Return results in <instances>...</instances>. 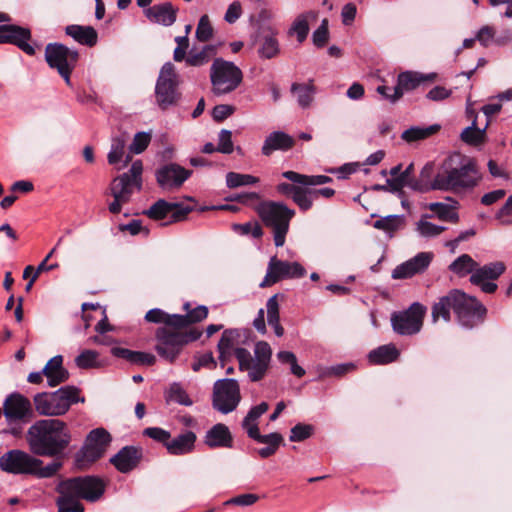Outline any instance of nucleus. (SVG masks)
Segmentation results:
<instances>
[{
	"label": "nucleus",
	"mask_w": 512,
	"mask_h": 512,
	"mask_svg": "<svg viewBox=\"0 0 512 512\" xmlns=\"http://www.w3.org/2000/svg\"><path fill=\"white\" fill-rule=\"evenodd\" d=\"M75 362L80 368H101L109 365L106 354H78Z\"/></svg>",
	"instance_id": "41"
},
{
	"label": "nucleus",
	"mask_w": 512,
	"mask_h": 512,
	"mask_svg": "<svg viewBox=\"0 0 512 512\" xmlns=\"http://www.w3.org/2000/svg\"><path fill=\"white\" fill-rule=\"evenodd\" d=\"M282 176L305 187L319 186L332 181V178L326 175H305L291 170L283 172Z\"/></svg>",
	"instance_id": "34"
},
{
	"label": "nucleus",
	"mask_w": 512,
	"mask_h": 512,
	"mask_svg": "<svg viewBox=\"0 0 512 512\" xmlns=\"http://www.w3.org/2000/svg\"><path fill=\"white\" fill-rule=\"evenodd\" d=\"M208 307L198 305L185 314H170L160 308L150 309L145 320L162 324L155 331L156 352H180L187 345L196 342L203 330L195 326L208 317Z\"/></svg>",
	"instance_id": "1"
},
{
	"label": "nucleus",
	"mask_w": 512,
	"mask_h": 512,
	"mask_svg": "<svg viewBox=\"0 0 512 512\" xmlns=\"http://www.w3.org/2000/svg\"><path fill=\"white\" fill-rule=\"evenodd\" d=\"M29 410V400L20 394H12L4 402V415L10 421L23 419Z\"/></svg>",
	"instance_id": "28"
},
{
	"label": "nucleus",
	"mask_w": 512,
	"mask_h": 512,
	"mask_svg": "<svg viewBox=\"0 0 512 512\" xmlns=\"http://www.w3.org/2000/svg\"><path fill=\"white\" fill-rule=\"evenodd\" d=\"M110 442L111 435L104 428H96L90 431L84 446L76 455L77 467L84 469L101 458Z\"/></svg>",
	"instance_id": "12"
},
{
	"label": "nucleus",
	"mask_w": 512,
	"mask_h": 512,
	"mask_svg": "<svg viewBox=\"0 0 512 512\" xmlns=\"http://www.w3.org/2000/svg\"><path fill=\"white\" fill-rule=\"evenodd\" d=\"M401 222V216L388 215L376 220L373 224V227L379 230H383L387 233H393L400 228Z\"/></svg>",
	"instance_id": "51"
},
{
	"label": "nucleus",
	"mask_w": 512,
	"mask_h": 512,
	"mask_svg": "<svg viewBox=\"0 0 512 512\" xmlns=\"http://www.w3.org/2000/svg\"><path fill=\"white\" fill-rule=\"evenodd\" d=\"M426 307L419 302L412 303L408 309L393 312L391 325L395 333L402 336L417 334L422 326Z\"/></svg>",
	"instance_id": "13"
},
{
	"label": "nucleus",
	"mask_w": 512,
	"mask_h": 512,
	"mask_svg": "<svg viewBox=\"0 0 512 512\" xmlns=\"http://www.w3.org/2000/svg\"><path fill=\"white\" fill-rule=\"evenodd\" d=\"M439 124H433L427 127L412 126L401 134V139L407 143H413L429 138L440 130Z\"/></svg>",
	"instance_id": "37"
},
{
	"label": "nucleus",
	"mask_w": 512,
	"mask_h": 512,
	"mask_svg": "<svg viewBox=\"0 0 512 512\" xmlns=\"http://www.w3.org/2000/svg\"><path fill=\"white\" fill-rule=\"evenodd\" d=\"M308 16L314 17L315 14L310 11L308 13L299 15L290 29L291 33L296 34L299 43H302L307 38L309 33V24L307 20Z\"/></svg>",
	"instance_id": "49"
},
{
	"label": "nucleus",
	"mask_w": 512,
	"mask_h": 512,
	"mask_svg": "<svg viewBox=\"0 0 512 512\" xmlns=\"http://www.w3.org/2000/svg\"><path fill=\"white\" fill-rule=\"evenodd\" d=\"M196 440L197 436L193 431H185L173 439L170 438L166 449L171 455H186L194 450Z\"/></svg>",
	"instance_id": "29"
},
{
	"label": "nucleus",
	"mask_w": 512,
	"mask_h": 512,
	"mask_svg": "<svg viewBox=\"0 0 512 512\" xmlns=\"http://www.w3.org/2000/svg\"><path fill=\"white\" fill-rule=\"evenodd\" d=\"M226 200L231 202H238L240 204L249 206L252 209L253 206H255L259 201H261L260 195L256 192L237 193L226 197Z\"/></svg>",
	"instance_id": "57"
},
{
	"label": "nucleus",
	"mask_w": 512,
	"mask_h": 512,
	"mask_svg": "<svg viewBox=\"0 0 512 512\" xmlns=\"http://www.w3.org/2000/svg\"><path fill=\"white\" fill-rule=\"evenodd\" d=\"M489 125V121L486 122L483 128H479L476 123V119L472 121L471 126L466 127L460 134V139L464 143L471 146H479L485 142L486 129Z\"/></svg>",
	"instance_id": "38"
},
{
	"label": "nucleus",
	"mask_w": 512,
	"mask_h": 512,
	"mask_svg": "<svg viewBox=\"0 0 512 512\" xmlns=\"http://www.w3.org/2000/svg\"><path fill=\"white\" fill-rule=\"evenodd\" d=\"M429 210L436 213L437 217L442 221L451 223H457L459 221V215L453 210V208L441 202H434L428 205Z\"/></svg>",
	"instance_id": "47"
},
{
	"label": "nucleus",
	"mask_w": 512,
	"mask_h": 512,
	"mask_svg": "<svg viewBox=\"0 0 512 512\" xmlns=\"http://www.w3.org/2000/svg\"><path fill=\"white\" fill-rule=\"evenodd\" d=\"M295 145V140L289 134L283 131H274L264 140L261 152L265 156H270L274 151H288Z\"/></svg>",
	"instance_id": "26"
},
{
	"label": "nucleus",
	"mask_w": 512,
	"mask_h": 512,
	"mask_svg": "<svg viewBox=\"0 0 512 512\" xmlns=\"http://www.w3.org/2000/svg\"><path fill=\"white\" fill-rule=\"evenodd\" d=\"M31 40V31L14 24L0 25V44H12L25 52L27 55L33 56L36 51L29 43Z\"/></svg>",
	"instance_id": "19"
},
{
	"label": "nucleus",
	"mask_w": 512,
	"mask_h": 512,
	"mask_svg": "<svg viewBox=\"0 0 512 512\" xmlns=\"http://www.w3.org/2000/svg\"><path fill=\"white\" fill-rule=\"evenodd\" d=\"M65 33L79 44L88 47L95 46L98 41V33L92 26L68 25L65 27Z\"/></svg>",
	"instance_id": "32"
},
{
	"label": "nucleus",
	"mask_w": 512,
	"mask_h": 512,
	"mask_svg": "<svg viewBox=\"0 0 512 512\" xmlns=\"http://www.w3.org/2000/svg\"><path fill=\"white\" fill-rule=\"evenodd\" d=\"M451 311L454 312L458 323L467 329H473L484 323L487 308L476 297L468 295L460 289H452L439 298L432 306V318L450 321Z\"/></svg>",
	"instance_id": "2"
},
{
	"label": "nucleus",
	"mask_w": 512,
	"mask_h": 512,
	"mask_svg": "<svg viewBox=\"0 0 512 512\" xmlns=\"http://www.w3.org/2000/svg\"><path fill=\"white\" fill-rule=\"evenodd\" d=\"M62 467L59 461L43 466V461L19 449H12L0 457V469L14 475H33L37 478L53 477Z\"/></svg>",
	"instance_id": "5"
},
{
	"label": "nucleus",
	"mask_w": 512,
	"mask_h": 512,
	"mask_svg": "<svg viewBox=\"0 0 512 512\" xmlns=\"http://www.w3.org/2000/svg\"><path fill=\"white\" fill-rule=\"evenodd\" d=\"M175 42L177 43V47L173 52V59L176 62H181L186 58V51L189 47V38L187 36H177L175 37Z\"/></svg>",
	"instance_id": "64"
},
{
	"label": "nucleus",
	"mask_w": 512,
	"mask_h": 512,
	"mask_svg": "<svg viewBox=\"0 0 512 512\" xmlns=\"http://www.w3.org/2000/svg\"><path fill=\"white\" fill-rule=\"evenodd\" d=\"M62 364L63 358L57 354L43 368V374L47 377L49 386H57L68 379V371L63 368Z\"/></svg>",
	"instance_id": "31"
},
{
	"label": "nucleus",
	"mask_w": 512,
	"mask_h": 512,
	"mask_svg": "<svg viewBox=\"0 0 512 512\" xmlns=\"http://www.w3.org/2000/svg\"><path fill=\"white\" fill-rule=\"evenodd\" d=\"M192 173V170H188L177 163H168L156 169L155 178L161 189L172 191L179 189Z\"/></svg>",
	"instance_id": "18"
},
{
	"label": "nucleus",
	"mask_w": 512,
	"mask_h": 512,
	"mask_svg": "<svg viewBox=\"0 0 512 512\" xmlns=\"http://www.w3.org/2000/svg\"><path fill=\"white\" fill-rule=\"evenodd\" d=\"M143 458V449L138 446H125L113 457L110 463L121 473H129L134 470Z\"/></svg>",
	"instance_id": "22"
},
{
	"label": "nucleus",
	"mask_w": 512,
	"mask_h": 512,
	"mask_svg": "<svg viewBox=\"0 0 512 512\" xmlns=\"http://www.w3.org/2000/svg\"><path fill=\"white\" fill-rule=\"evenodd\" d=\"M27 442L34 455L58 457L68 448L71 433L62 420L41 419L29 427Z\"/></svg>",
	"instance_id": "3"
},
{
	"label": "nucleus",
	"mask_w": 512,
	"mask_h": 512,
	"mask_svg": "<svg viewBox=\"0 0 512 512\" xmlns=\"http://www.w3.org/2000/svg\"><path fill=\"white\" fill-rule=\"evenodd\" d=\"M210 80L213 93L217 96L225 95L241 84L243 73L233 62L216 58L210 68Z\"/></svg>",
	"instance_id": "9"
},
{
	"label": "nucleus",
	"mask_w": 512,
	"mask_h": 512,
	"mask_svg": "<svg viewBox=\"0 0 512 512\" xmlns=\"http://www.w3.org/2000/svg\"><path fill=\"white\" fill-rule=\"evenodd\" d=\"M506 271V265L502 261H495L480 266L477 262L474 273L470 275L471 284H481L483 281H495Z\"/></svg>",
	"instance_id": "27"
},
{
	"label": "nucleus",
	"mask_w": 512,
	"mask_h": 512,
	"mask_svg": "<svg viewBox=\"0 0 512 512\" xmlns=\"http://www.w3.org/2000/svg\"><path fill=\"white\" fill-rule=\"evenodd\" d=\"M133 186L135 184L127 174H121L113 179L110 187L111 194L114 198H123L124 201H129Z\"/></svg>",
	"instance_id": "39"
},
{
	"label": "nucleus",
	"mask_w": 512,
	"mask_h": 512,
	"mask_svg": "<svg viewBox=\"0 0 512 512\" xmlns=\"http://www.w3.org/2000/svg\"><path fill=\"white\" fill-rule=\"evenodd\" d=\"M434 77V74L424 75L413 71L401 72L397 77V85L393 87V100H399L404 92L415 90L422 83L433 80Z\"/></svg>",
	"instance_id": "23"
},
{
	"label": "nucleus",
	"mask_w": 512,
	"mask_h": 512,
	"mask_svg": "<svg viewBox=\"0 0 512 512\" xmlns=\"http://www.w3.org/2000/svg\"><path fill=\"white\" fill-rule=\"evenodd\" d=\"M240 400V387L236 380L222 379L215 382L212 399L214 409L228 414L237 408Z\"/></svg>",
	"instance_id": "14"
},
{
	"label": "nucleus",
	"mask_w": 512,
	"mask_h": 512,
	"mask_svg": "<svg viewBox=\"0 0 512 512\" xmlns=\"http://www.w3.org/2000/svg\"><path fill=\"white\" fill-rule=\"evenodd\" d=\"M178 74L171 62H166L159 73L155 85L156 103L161 110H167L175 106L181 99V92L178 89Z\"/></svg>",
	"instance_id": "10"
},
{
	"label": "nucleus",
	"mask_w": 512,
	"mask_h": 512,
	"mask_svg": "<svg viewBox=\"0 0 512 512\" xmlns=\"http://www.w3.org/2000/svg\"><path fill=\"white\" fill-rule=\"evenodd\" d=\"M178 8L170 2L155 4L144 10L147 19L163 26H171L176 22Z\"/></svg>",
	"instance_id": "24"
},
{
	"label": "nucleus",
	"mask_w": 512,
	"mask_h": 512,
	"mask_svg": "<svg viewBox=\"0 0 512 512\" xmlns=\"http://www.w3.org/2000/svg\"><path fill=\"white\" fill-rule=\"evenodd\" d=\"M306 274V269L298 262H288L271 257L267 272L260 283L261 288L270 287L282 279L302 278Z\"/></svg>",
	"instance_id": "15"
},
{
	"label": "nucleus",
	"mask_w": 512,
	"mask_h": 512,
	"mask_svg": "<svg viewBox=\"0 0 512 512\" xmlns=\"http://www.w3.org/2000/svg\"><path fill=\"white\" fill-rule=\"evenodd\" d=\"M233 149L232 132L230 130L222 129L219 133L217 152L231 154Z\"/></svg>",
	"instance_id": "60"
},
{
	"label": "nucleus",
	"mask_w": 512,
	"mask_h": 512,
	"mask_svg": "<svg viewBox=\"0 0 512 512\" xmlns=\"http://www.w3.org/2000/svg\"><path fill=\"white\" fill-rule=\"evenodd\" d=\"M433 254L430 252H420L413 258L396 266L392 271L393 279H407L416 274L423 273L430 265Z\"/></svg>",
	"instance_id": "21"
},
{
	"label": "nucleus",
	"mask_w": 512,
	"mask_h": 512,
	"mask_svg": "<svg viewBox=\"0 0 512 512\" xmlns=\"http://www.w3.org/2000/svg\"><path fill=\"white\" fill-rule=\"evenodd\" d=\"M410 189L419 193H427L433 190L443 191L442 169L435 173L433 162L426 163L417 178H412Z\"/></svg>",
	"instance_id": "20"
},
{
	"label": "nucleus",
	"mask_w": 512,
	"mask_h": 512,
	"mask_svg": "<svg viewBox=\"0 0 512 512\" xmlns=\"http://www.w3.org/2000/svg\"><path fill=\"white\" fill-rule=\"evenodd\" d=\"M143 434L159 443H162L165 447L171 438L170 432L159 427L146 428L143 431Z\"/></svg>",
	"instance_id": "62"
},
{
	"label": "nucleus",
	"mask_w": 512,
	"mask_h": 512,
	"mask_svg": "<svg viewBox=\"0 0 512 512\" xmlns=\"http://www.w3.org/2000/svg\"><path fill=\"white\" fill-rule=\"evenodd\" d=\"M480 180L477 165L473 159L463 158L458 167L442 169V187L445 192H457L474 188Z\"/></svg>",
	"instance_id": "8"
},
{
	"label": "nucleus",
	"mask_w": 512,
	"mask_h": 512,
	"mask_svg": "<svg viewBox=\"0 0 512 512\" xmlns=\"http://www.w3.org/2000/svg\"><path fill=\"white\" fill-rule=\"evenodd\" d=\"M213 36V27L210 23L208 15H202L196 28V38L200 42H207Z\"/></svg>",
	"instance_id": "56"
},
{
	"label": "nucleus",
	"mask_w": 512,
	"mask_h": 512,
	"mask_svg": "<svg viewBox=\"0 0 512 512\" xmlns=\"http://www.w3.org/2000/svg\"><path fill=\"white\" fill-rule=\"evenodd\" d=\"M329 38V31H328V20L324 19L322 20V23L320 26L313 32V43L316 47L322 48L326 45Z\"/></svg>",
	"instance_id": "61"
},
{
	"label": "nucleus",
	"mask_w": 512,
	"mask_h": 512,
	"mask_svg": "<svg viewBox=\"0 0 512 512\" xmlns=\"http://www.w3.org/2000/svg\"><path fill=\"white\" fill-rule=\"evenodd\" d=\"M222 362L228 360L233 354H219ZM242 371L248 373L251 381L261 380L270 364L271 354H234Z\"/></svg>",
	"instance_id": "17"
},
{
	"label": "nucleus",
	"mask_w": 512,
	"mask_h": 512,
	"mask_svg": "<svg viewBox=\"0 0 512 512\" xmlns=\"http://www.w3.org/2000/svg\"><path fill=\"white\" fill-rule=\"evenodd\" d=\"M79 392L75 386H64L54 392L39 393L34 397L35 409L40 415L62 416L73 404L85 401Z\"/></svg>",
	"instance_id": "7"
},
{
	"label": "nucleus",
	"mask_w": 512,
	"mask_h": 512,
	"mask_svg": "<svg viewBox=\"0 0 512 512\" xmlns=\"http://www.w3.org/2000/svg\"><path fill=\"white\" fill-rule=\"evenodd\" d=\"M204 444L211 449L232 448L233 436L228 426L223 423H217L206 432Z\"/></svg>",
	"instance_id": "25"
},
{
	"label": "nucleus",
	"mask_w": 512,
	"mask_h": 512,
	"mask_svg": "<svg viewBox=\"0 0 512 512\" xmlns=\"http://www.w3.org/2000/svg\"><path fill=\"white\" fill-rule=\"evenodd\" d=\"M259 56L263 59H272L280 53V45L273 35H266L262 38L258 49Z\"/></svg>",
	"instance_id": "45"
},
{
	"label": "nucleus",
	"mask_w": 512,
	"mask_h": 512,
	"mask_svg": "<svg viewBox=\"0 0 512 512\" xmlns=\"http://www.w3.org/2000/svg\"><path fill=\"white\" fill-rule=\"evenodd\" d=\"M254 343V335L249 328L224 329L217 344V352H248L247 347Z\"/></svg>",
	"instance_id": "16"
},
{
	"label": "nucleus",
	"mask_w": 512,
	"mask_h": 512,
	"mask_svg": "<svg viewBox=\"0 0 512 512\" xmlns=\"http://www.w3.org/2000/svg\"><path fill=\"white\" fill-rule=\"evenodd\" d=\"M113 356H121L128 363L137 366H152L156 362L154 354H112Z\"/></svg>",
	"instance_id": "54"
},
{
	"label": "nucleus",
	"mask_w": 512,
	"mask_h": 512,
	"mask_svg": "<svg viewBox=\"0 0 512 512\" xmlns=\"http://www.w3.org/2000/svg\"><path fill=\"white\" fill-rule=\"evenodd\" d=\"M79 60L76 49H70L58 42L49 43L45 48V61L52 69H56L67 85H71V74Z\"/></svg>",
	"instance_id": "11"
},
{
	"label": "nucleus",
	"mask_w": 512,
	"mask_h": 512,
	"mask_svg": "<svg viewBox=\"0 0 512 512\" xmlns=\"http://www.w3.org/2000/svg\"><path fill=\"white\" fill-rule=\"evenodd\" d=\"M58 512H84L80 500L98 501L105 492L104 481L96 476H78L61 480L56 486Z\"/></svg>",
	"instance_id": "4"
},
{
	"label": "nucleus",
	"mask_w": 512,
	"mask_h": 512,
	"mask_svg": "<svg viewBox=\"0 0 512 512\" xmlns=\"http://www.w3.org/2000/svg\"><path fill=\"white\" fill-rule=\"evenodd\" d=\"M417 229L419 233L425 237H434L441 234L445 230V227L421 220L418 222Z\"/></svg>",
	"instance_id": "63"
},
{
	"label": "nucleus",
	"mask_w": 512,
	"mask_h": 512,
	"mask_svg": "<svg viewBox=\"0 0 512 512\" xmlns=\"http://www.w3.org/2000/svg\"><path fill=\"white\" fill-rule=\"evenodd\" d=\"M477 262L469 254H461L448 266V270L458 278L474 273Z\"/></svg>",
	"instance_id": "35"
},
{
	"label": "nucleus",
	"mask_w": 512,
	"mask_h": 512,
	"mask_svg": "<svg viewBox=\"0 0 512 512\" xmlns=\"http://www.w3.org/2000/svg\"><path fill=\"white\" fill-rule=\"evenodd\" d=\"M151 141V135L148 132H138L130 145V151L135 154H141L146 150Z\"/></svg>",
	"instance_id": "59"
},
{
	"label": "nucleus",
	"mask_w": 512,
	"mask_h": 512,
	"mask_svg": "<svg viewBox=\"0 0 512 512\" xmlns=\"http://www.w3.org/2000/svg\"><path fill=\"white\" fill-rule=\"evenodd\" d=\"M167 401H172L180 405L191 406L193 401L187 394V392L178 383H173L166 395Z\"/></svg>",
	"instance_id": "50"
},
{
	"label": "nucleus",
	"mask_w": 512,
	"mask_h": 512,
	"mask_svg": "<svg viewBox=\"0 0 512 512\" xmlns=\"http://www.w3.org/2000/svg\"><path fill=\"white\" fill-rule=\"evenodd\" d=\"M268 409L269 405L266 402H262L252 407L242 422L243 428L247 431L249 427L258 426L256 423L257 419L266 413Z\"/></svg>",
	"instance_id": "52"
},
{
	"label": "nucleus",
	"mask_w": 512,
	"mask_h": 512,
	"mask_svg": "<svg viewBox=\"0 0 512 512\" xmlns=\"http://www.w3.org/2000/svg\"><path fill=\"white\" fill-rule=\"evenodd\" d=\"M253 210L262 223L272 230L275 246L282 247L286 241L290 222L296 214L295 210L283 202L272 200L259 201L253 206Z\"/></svg>",
	"instance_id": "6"
},
{
	"label": "nucleus",
	"mask_w": 512,
	"mask_h": 512,
	"mask_svg": "<svg viewBox=\"0 0 512 512\" xmlns=\"http://www.w3.org/2000/svg\"><path fill=\"white\" fill-rule=\"evenodd\" d=\"M291 94L296 98L297 104L302 109L311 107L317 88L313 79H309L306 83L293 82L290 87Z\"/></svg>",
	"instance_id": "30"
},
{
	"label": "nucleus",
	"mask_w": 512,
	"mask_h": 512,
	"mask_svg": "<svg viewBox=\"0 0 512 512\" xmlns=\"http://www.w3.org/2000/svg\"><path fill=\"white\" fill-rule=\"evenodd\" d=\"M120 335L121 333L102 332L90 337L89 341L97 345L111 346L110 352H134L129 348L122 347V344H127V342Z\"/></svg>",
	"instance_id": "33"
},
{
	"label": "nucleus",
	"mask_w": 512,
	"mask_h": 512,
	"mask_svg": "<svg viewBox=\"0 0 512 512\" xmlns=\"http://www.w3.org/2000/svg\"><path fill=\"white\" fill-rule=\"evenodd\" d=\"M278 296L279 294H275L267 300L266 309L268 325L273 328L277 337H281L284 335V328L280 324Z\"/></svg>",
	"instance_id": "36"
},
{
	"label": "nucleus",
	"mask_w": 512,
	"mask_h": 512,
	"mask_svg": "<svg viewBox=\"0 0 512 512\" xmlns=\"http://www.w3.org/2000/svg\"><path fill=\"white\" fill-rule=\"evenodd\" d=\"M232 230L240 235H249L251 234L253 238H261L263 236V229L258 222H247L243 224H233Z\"/></svg>",
	"instance_id": "53"
},
{
	"label": "nucleus",
	"mask_w": 512,
	"mask_h": 512,
	"mask_svg": "<svg viewBox=\"0 0 512 512\" xmlns=\"http://www.w3.org/2000/svg\"><path fill=\"white\" fill-rule=\"evenodd\" d=\"M127 138L128 136L126 134L112 138L111 149L107 155V160L110 165H115L122 160Z\"/></svg>",
	"instance_id": "43"
},
{
	"label": "nucleus",
	"mask_w": 512,
	"mask_h": 512,
	"mask_svg": "<svg viewBox=\"0 0 512 512\" xmlns=\"http://www.w3.org/2000/svg\"><path fill=\"white\" fill-rule=\"evenodd\" d=\"M292 200L302 212H306L312 208L314 196L310 188L300 186Z\"/></svg>",
	"instance_id": "48"
},
{
	"label": "nucleus",
	"mask_w": 512,
	"mask_h": 512,
	"mask_svg": "<svg viewBox=\"0 0 512 512\" xmlns=\"http://www.w3.org/2000/svg\"><path fill=\"white\" fill-rule=\"evenodd\" d=\"M171 206L172 212L170 213L171 220L169 221V223H176L185 220L187 218V215L194 210L193 206L186 205L180 202H171Z\"/></svg>",
	"instance_id": "58"
},
{
	"label": "nucleus",
	"mask_w": 512,
	"mask_h": 512,
	"mask_svg": "<svg viewBox=\"0 0 512 512\" xmlns=\"http://www.w3.org/2000/svg\"><path fill=\"white\" fill-rule=\"evenodd\" d=\"M247 434L251 439L259 443L267 444V446L279 448L283 442V437L280 433L273 432L267 435H262L259 432L258 426L249 427V429H247Z\"/></svg>",
	"instance_id": "42"
},
{
	"label": "nucleus",
	"mask_w": 512,
	"mask_h": 512,
	"mask_svg": "<svg viewBox=\"0 0 512 512\" xmlns=\"http://www.w3.org/2000/svg\"><path fill=\"white\" fill-rule=\"evenodd\" d=\"M314 427L310 424L298 423L290 432L289 440L291 442H301L313 435Z\"/></svg>",
	"instance_id": "55"
},
{
	"label": "nucleus",
	"mask_w": 512,
	"mask_h": 512,
	"mask_svg": "<svg viewBox=\"0 0 512 512\" xmlns=\"http://www.w3.org/2000/svg\"><path fill=\"white\" fill-rule=\"evenodd\" d=\"M171 212V202L158 199L149 209L143 211V214L152 220L159 221L165 219Z\"/></svg>",
	"instance_id": "44"
},
{
	"label": "nucleus",
	"mask_w": 512,
	"mask_h": 512,
	"mask_svg": "<svg viewBox=\"0 0 512 512\" xmlns=\"http://www.w3.org/2000/svg\"><path fill=\"white\" fill-rule=\"evenodd\" d=\"M258 182L259 178L250 174H241L237 172H228L226 174V186L230 189L254 185Z\"/></svg>",
	"instance_id": "46"
},
{
	"label": "nucleus",
	"mask_w": 512,
	"mask_h": 512,
	"mask_svg": "<svg viewBox=\"0 0 512 512\" xmlns=\"http://www.w3.org/2000/svg\"><path fill=\"white\" fill-rule=\"evenodd\" d=\"M216 54L214 45H205L200 51L191 49L188 56L184 59L188 66L199 67L209 62L212 56Z\"/></svg>",
	"instance_id": "40"
}]
</instances>
